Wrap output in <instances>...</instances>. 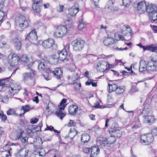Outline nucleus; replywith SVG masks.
I'll list each match as a JSON object with an SVG mask.
<instances>
[{
  "label": "nucleus",
  "instance_id": "obj_45",
  "mask_svg": "<svg viewBox=\"0 0 157 157\" xmlns=\"http://www.w3.org/2000/svg\"><path fill=\"white\" fill-rule=\"evenodd\" d=\"M21 60L25 63H27L29 61V59L28 58L27 56L26 55H23L21 58Z\"/></svg>",
  "mask_w": 157,
  "mask_h": 157
},
{
  "label": "nucleus",
  "instance_id": "obj_50",
  "mask_svg": "<svg viewBox=\"0 0 157 157\" xmlns=\"http://www.w3.org/2000/svg\"><path fill=\"white\" fill-rule=\"evenodd\" d=\"M1 10H0V25L3 21V20L5 17L4 13Z\"/></svg>",
  "mask_w": 157,
  "mask_h": 157
},
{
  "label": "nucleus",
  "instance_id": "obj_7",
  "mask_svg": "<svg viewBox=\"0 0 157 157\" xmlns=\"http://www.w3.org/2000/svg\"><path fill=\"white\" fill-rule=\"evenodd\" d=\"M67 33V29L63 25L58 26L54 32V35L57 37H61L65 35Z\"/></svg>",
  "mask_w": 157,
  "mask_h": 157
},
{
  "label": "nucleus",
  "instance_id": "obj_64",
  "mask_svg": "<svg viewBox=\"0 0 157 157\" xmlns=\"http://www.w3.org/2000/svg\"><path fill=\"white\" fill-rule=\"evenodd\" d=\"M53 127L51 125L50 127L47 126V128L45 129V130H50L52 131L53 129Z\"/></svg>",
  "mask_w": 157,
  "mask_h": 157
},
{
  "label": "nucleus",
  "instance_id": "obj_41",
  "mask_svg": "<svg viewBox=\"0 0 157 157\" xmlns=\"http://www.w3.org/2000/svg\"><path fill=\"white\" fill-rule=\"evenodd\" d=\"M49 108L54 110H55L56 109L55 105L51 101L48 103V106L46 108V109L48 110Z\"/></svg>",
  "mask_w": 157,
  "mask_h": 157
},
{
  "label": "nucleus",
  "instance_id": "obj_32",
  "mask_svg": "<svg viewBox=\"0 0 157 157\" xmlns=\"http://www.w3.org/2000/svg\"><path fill=\"white\" fill-rule=\"evenodd\" d=\"M22 132H20L18 133L16 137V140H20L23 143H26L28 141V138L25 137H23L22 136Z\"/></svg>",
  "mask_w": 157,
  "mask_h": 157
},
{
  "label": "nucleus",
  "instance_id": "obj_33",
  "mask_svg": "<svg viewBox=\"0 0 157 157\" xmlns=\"http://www.w3.org/2000/svg\"><path fill=\"white\" fill-rule=\"evenodd\" d=\"M46 62L44 59L40 61L38 64V68L40 70H44L46 67Z\"/></svg>",
  "mask_w": 157,
  "mask_h": 157
},
{
  "label": "nucleus",
  "instance_id": "obj_31",
  "mask_svg": "<svg viewBox=\"0 0 157 157\" xmlns=\"http://www.w3.org/2000/svg\"><path fill=\"white\" fill-rule=\"evenodd\" d=\"M13 43L15 44L16 48L17 50H19L21 49V43L20 41L17 37L14 38L13 40Z\"/></svg>",
  "mask_w": 157,
  "mask_h": 157
},
{
  "label": "nucleus",
  "instance_id": "obj_22",
  "mask_svg": "<svg viewBox=\"0 0 157 157\" xmlns=\"http://www.w3.org/2000/svg\"><path fill=\"white\" fill-rule=\"evenodd\" d=\"M109 132L111 134V135L114 137L118 138L121 137L122 135V131L118 129L112 130L111 131H110Z\"/></svg>",
  "mask_w": 157,
  "mask_h": 157
},
{
  "label": "nucleus",
  "instance_id": "obj_27",
  "mask_svg": "<svg viewBox=\"0 0 157 157\" xmlns=\"http://www.w3.org/2000/svg\"><path fill=\"white\" fill-rule=\"evenodd\" d=\"M43 4L40 5L39 4L36 3H33L32 6V8L33 10L37 13H39L41 11V9Z\"/></svg>",
  "mask_w": 157,
  "mask_h": 157
},
{
  "label": "nucleus",
  "instance_id": "obj_56",
  "mask_svg": "<svg viewBox=\"0 0 157 157\" xmlns=\"http://www.w3.org/2000/svg\"><path fill=\"white\" fill-rule=\"evenodd\" d=\"M151 134L153 136L157 135V128H154L151 130Z\"/></svg>",
  "mask_w": 157,
  "mask_h": 157
},
{
  "label": "nucleus",
  "instance_id": "obj_47",
  "mask_svg": "<svg viewBox=\"0 0 157 157\" xmlns=\"http://www.w3.org/2000/svg\"><path fill=\"white\" fill-rule=\"evenodd\" d=\"M54 110L52 109H49L48 110H46L45 111V114L47 117L51 114L54 112Z\"/></svg>",
  "mask_w": 157,
  "mask_h": 157
},
{
  "label": "nucleus",
  "instance_id": "obj_42",
  "mask_svg": "<svg viewBox=\"0 0 157 157\" xmlns=\"http://www.w3.org/2000/svg\"><path fill=\"white\" fill-rule=\"evenodd\" d=\"M73 75L71 77V80L73 81V82H75L76 81H78V74L77 73L73 72Z\"/></svg>",
  "mask_w": 157,
  "mask_h": 157
},
{
  "label": "nucleus",
  "instance_id": "obj_8",
  "mask_svg": "<svg viewBox=\"0 0 157 157\" xmlns=\"http://www.w3.org/2000/svg\"><path fill=\"white\" fill-rule=\"evenodd\" d=\"M66 100L65 99H63L61 102L60 105L61 106L59 108V112L56 111V114L59 117L61 120H62L63 118L65 116V114L62 112L61 111L63 110L66 105L65 104L66 103Z\"/></svg>",
  "mask_w": 157,
  "mask_h": 157
},
{
  "label": "nucleus",
  "instance_id": "obj_63",
  "mask_svg": "<svg viewBox=\"0 0 157 157\" xmlns=\"http://www.w3.org/2000/svg\"><path fill=\"white\" fill-rule=\"evenodd\" d=\"M63 10V6H59V7L57 8V10L59 12L62 11Z\"/></svg>",
  "mask_w": 157,
  "mask_h": 157
},
{
  "label": "nucleus",
  "instance_id": "obj_24",
  "mask_svg": "<svg viewBox=\"0 0 157 157\" xmlns=\"http://www.w3.org/2000/svg\"><path fill=\"white\" fill-rule=\"evenodd\" d=\"M90 136L87 133H84L82 134L81 140L83 144L87 143L90 140Z\"/></svg>",
  "mask_w": 157,
  "mask_h": 157
},
{
  "label": "nucleus",
  "instance_id": "obj_38",
  "mask_svg": "<svg viewBox=\"0 0 157 157\" xmlns=\"http://www.w3.org/2000/svg\"><path fill=\"white\" fill-rule=\"evenodd\" d=\"M124 86H118L115 92L116 93L118 94H120L123 93L125 90Z\"/></svg>",
  "mask_w": 157,
  "mask_h": 157
},
{
  "label": "nucleus",
  "instance_id": "obj_57",
  "mask_svg": "<svg viewBox=\"0 0 157 157\" xmlns=\"http://www.w3.org/2000/svg\"><path fill=\"white\" fill-rule=\"evenodd\" d=\"M5 0H0V10L4 7V3Z\"/></svg>",
  "mask_w": 157,
  "mask_h": 157
},
{
  "label": "nucleus",
  "instance_id": "obj_26",
  "mask_svg": "<svg viewBox=\"0 0 157 157\" xmlns=\"http://www.w3.org/2000/svg\"><path fill=\"white\" fill-rule=\"evenodd\" d=\"M107 138H102L100 140V146L101 147L104 148L105 147H108L110 146L109 144L107 141Z\"/></svg>",
  "mask_w": 157,
  "mask_h": 157
},
{
  "label": "nucleus",
  "instance_id": "obj_36",
  "mask_svg": "<svg viewBox=\"0 0 157 157\" xmlns=\"http://www.w3.org/2000/svg\"><path fill=\"white\" fill-rule=\"evenodd\" d=\"M149 17L151 21H155L157 19V11H156L152 14L149 15Z\"/></svg>",
  "mask_w": 157,
  "mask_h": 157
},
{
  "label": "nucleus",
  "instance_id": "obj_59",
  "mask_svg": "<svg viewBox=\"0 0 157 157\" xmlns=\"http://www.w3.org/2000/svg\"><path fill=\"white\" fill-rule=\"evenodd\" d=\"M7 44L5 42H2L0 41V48H2L5 47V45Z\"/></svg>",
  "mask_w": 157,
  "mask_h": 157
},
{
  "label": "nucleus",
  "instance_id": "obj_51",
  "mask_svg": "<svg viewBox=\"0 0 157 157\" xmlns=\"http://www.w3.org/2000/svg\"><path fill=\"white\" fill-rule=\"evenodd\" d=\"M94 105L93 106V107L95 108H102V107L99 104V103L98 101H97L94 104ZM104 107H103V108Z\"/></svg>",
  "mask_w": 157,
  "mask_h": 157
},
{
  "label": "nucleus",
  "instance_id": "obj_3",
  "mask_svg": "<svg viewBox=\"0 0 157 157\" xmlns=\"http://www.w3.org/2000/svg\"><path fill=\"white\" fill-rule=\"evenodd\" d=\"M39 43L40 44H41L44 48H51L52 50H56L57 48V45L54 43L53 39L51 38L43 41H40Z\"/></svg>",
  "mask_w": 157,
  "mask_h": 157
},
{
  "label": "nucleus",
  "instance_id": "obj_30",
  "mask_svg": "<svg viewBox=\"0 0 157 157\" xmlns=\"http://www.w3.org/2000/svg\"><path fill=\"white\" fill-rule=\"evenodd\" d=\"M118 86L114 83L111 84H108V90L109 93H111L113 91L116 92Z\"/></svg>",
  "mask_w": 157,
  "mask_h": 157
},
{
  "label": "nucleus",
  "instance_id": "obj_17",
  "mask_svg": "<svg viewBox=\"0 0 157 157\" xmlns=\"http://www.w3.org/2000/svg\"><path fill=\"white\" fill-rule=\"evenodd\" d=\"M91 157H97L100 152V149L98 146H93L90 149Z\"/></svg>",
  "mask_w": 157,
  "mask_h": 157
},
{
  "label": "nucleus",
  "instance_id": "obj_13",
  "mask_svg": "<svg viewBox=\"0 0 157 157\" xmlns=\"http://www.w3.org/2000/svg\"><path fill=\"white\" fill-rule=\"evenodd\" d=\"M137 9L138 12L140 14L144 13L146 9L147 4L144 2H141L140 3H137Z\"/></svg>",
  "mask_w": 157,
  "mask_h": 157
},
{
  "label": "nucleus",
  "instance_id": "obj_19",
  "mask_svg": "<svg viewBox=\"0 0 157 157\" xmlns=\"http://www.w3.org/2000/svg\"><path fill=\"white\" fill-rule=\"evenodd\" d=\"M37 38V36L35 30H33L29 33V35L26 37V40L31 39L33 40H36Z\"/></svg>",
  "mask_w": 157,
  "mask_h": 157
},
{
  "label": "nucleus",
  "instance_id": "obj_55",
  "mask_svg": "<svg viewBox=\"0 0 157 157\" xmlns=\"http://www.w3.org/2000/svg\"><path fill=\"white\" fill-rule=\"evenodd\" d=\"M38 120L37 118L34 117L31 119L30 123L32 124H35L37 122Z\"/></svg>",
  "mask_w": 157,
  "mask_h": 157
},
{
  "label": "nucleus",
  "instance_id": "obj_10",
  "mask_svg": "<svg viewBox=\"0 0 157 157\" xmlns=\"http://www.w3.org/2000/svg\"><path fill=\"white\" fill-rule=\"evenodd\" d=\"M33 63H31L29 64L27 66V68L28 69H30V72H26L23 74V76L24 79L27 80L29 78H31V77H32L34 75V71L32 69H30V68L32 66Z\"/></svg>",
  "mask_w": 157,
  "mask_h": 157
},
{
  "label": "nucleus",
  "instance_id": "obj_43",
  "mask_svg": "<svg viewBox=\"0 0 157 157\" xmlns=\"http://www.w3.org/2000/svg\"><path fill=\"white\" fill-rule=\"evenodd\" d=\"M38 151L39 152L38 155L41 156L42 157H43L46 154V152H45L44 148H39Z\"/></svg>",
  "mask_w": 157,
  "mask_h": 157
},
{
  "label": "nucleus",
  "instance_id": "obj_48",
  "mask_svg": "<svg viewBox=\"0 0 157 157\" xmlns=\"http://www.w3.org/2000/svg\"><path fill=\"white\" fill-rule=\"evenodd\" d=\"M0 118L2 121H5L7 119V117L6 115L3 114L2 112H0Z\"/></svg>",
  "mask_w": 157,
  "mask_h": 157
},
{
  "label": "nucleus",
  "instance_id": "obj_37",
  "mask_svg": "<svg viewBox=\"0 0 157 157\" xmlns=\"http://www.w3.org/2000/svg\"><path fill=\"white\" fill-rule=\"evenodd\" d=\"M7 80H3L0 83V91H5L6 87L7 85L5 84V81H7Z\"/></svg>",
  "mask_w": 157,
  "mask_h": 157
},
{
  "label": "nucleus",
  "instance_id": "obj_39",
  "mask_svg": "<svg viewBox=\"0 0 157 157\" xmlns=\"http://www.w3.org/2000/svg\"><path fill=\"white\" fill-rule=\"evenodd\" d=\"M107 138L108 140L107 141L109 144L110 146L111 144H113L116 141V139L115 137L111 135L109 137Z\"/></svg>",
  "mask_w": 157,
  "mask_h": 157
},
{
  "label": "nucleus",
  "instance_id": "obj_4",
  "mask_svg": "<svg viewBox=\"0 0 157 157\" xmlns=\"http://www.w3.org/2000/svg\"><path fill=\"white\" fill-rule=\"evenodd\" d=\"M8 89L10 91L9 92L10 97H11L18 92L21 89V87L20 85L13 82L9 84Z\"/></svg>",
  "mask_w": 157,
  "mask_h": 157
},
{
  "label": "nucleus",
  "instance_id": "obj_40",
  "mask_svg": "<svg viewBox=\"0 0 157 157\" xmlns=\"http://www.w3.org/2000/svg\"><path fill=\"white\" fill-rule=\"evenodd\" d=\"M30 109L29 106L28 105H25V106H23L21 109V110H24V113L22 114H20V116H21L22 115L24 114L25 113L29 111Z\"/></svg>",
  "mask_w": 157,
  "mask_h": 157
},
{
  "label": "nucleus",
  "instance_id": "obj_35",
  "mask_svg": "<svg viewBox=\"0 0 157 157\" xmlns=\"http://www.w3.org/2000/svg\"><path fill=\"white\" fill-rule=\"evenodd\" d=\"M72 84L74 85V88L75 90L76 91L80 90V88L81 87V85L78 81L73 82Z\"/></svg>",
  "mask_w": 157,
  "mask_h": 157
},
{
  "label": "nucleus",
  "instance_id": "obj_1",
  "mask_svg": "<svg viewBox=\"0 0 157 157\" xmlns=\"http://www.w3.org/2000/svg\"><path fill=\"white\" fill-rule=\"evenodd\" d=\"M20 58L17 54L11 53L8 56L7 61L10 66L13 68H15L13 73H15L18 69L17 66Z\"/></svg>",
  "mask_w": 157,
  "mask_h": 157
},
{
  "label": "nucleus",
  "instance_id": "obj_54",
  "mask_svg": "<svg viewBox=\"0 0 157 157\" xmlns=\"http://www.w3.org/2000/svg\"><path fill=\"white\" fill-rule=\"evenodd\" d=\"M90 148L88 147H85L83 148V151L84 152L88 153L90 151Z\"/></svg>",
  "mask_w": 157,
  "mask_h": 157
},
{
  "label": "nucleus",
  "instance_id": "obj_52",
  "mask_svg": "<svg viewBox=\"0 0 157 157\" xmlns=\"http://www.w3.org/2000/svg\"><path fill=\"white\" fill-rule=\"evenodd\" d=\"M141 124L139 121H137L134 125L132 127L133 128H137L140 127Z\"/></svg>",
  "mask_w": 157,
  "mask_h": 157
},
{
  "label": "nucleus",
  "instance_id": "obj_46",
  "mask_svg": "<svg viewBox=\"0 0 157 157\" xmlns=\"http://www.w3.org/2000/svg\"><path fill=\"white\" fill-rule=\"evenodd\" d=\"M86 26V24H85L84 22H82V21L81 22H80L79 24L78 25V29L80 30H82Z\"/></svg>",
  "mask_w": 157,
  "mask_h": 157
},
{
  "label": "nucleus",
  "instance_id": "obj_53",
  "mask_svg": "<svg viewBox=\"0 0 157 157\" xmlns=\"http://www.w3.org/2000/svg\"><path fill=\"white\" fill-rule=\"evenodd\" d=\"M112 50H115L116 49H117L118 48L116 45V44L114 43V42L113 44L111 45L109 47Z\"/></svg>",
  "mask_w": 157,
  "mask_h": 157
},
{
  "label": "nucleus",
  "instance_id": "obj_58",
  "mask_svg": "<svg viewBox=\"0 0 157 157\" xmlns=\"http://www.w3.org/2000/svg\"><path fill=\"white\" fill-rule=\"evenodd\" d=\"M33 3L39 4L40 5L42 4V0H33Z\"/></svg>",
  "mask_w": 157,
  "mask_h": 157
},
{
  "label": "nucleus",
  "instance_id": "obj_61",
  "mask_svg": "<svg viewBox=\"0 0 157 157\" xmlns=\"http://www.w3.org/2000/svg\"><path fill=\"white\" fill-rule=\"evenodd\" d=\"M52 59L55 61V62H57L58 60L59 59L58 56L56 55H53L52 56Z\"/></svg>",
  "mask_w": 157,
  "mask_h": 157
},
{
  "label": "nucleus",
  "instance_id": "obj_28",
  "mask_svg": "<svg viewBox=\"0 0 157 157\" xmlns=\"http://www.w3.org/2000/svg\"><path fill=\"white\" fill-rule=\"evenodd\" d=\"M121 32L124 35L125 37V36H128L129 38H131V36L133 33V32L132 31V30L130 29L129 30H123V29H121Z\"/></svg>",
  "mask_w": 157,
  "mask_h": 157
},
{
  "label": "nucleus",
  "instance_id": "obj_11",
  "mask_svg": "<svg viewBox=\"0 0 157 157\" xmlns=\"http://www.w3.org/2000/svg\"><path fill=\"white\" fill-rule=\"evenodd\" d=\"M107 35V36L104 38L103 43L105 45L109 47L114 43V40L113 37V36L111 35H109V34Z\"/></svg>",
  "mask_w": 157,
  "mask_h": 157
},
{
  "label": "nucleus",
  "instance_id": "obj_60",
  "mask_svg": "<svg viewBox=\"0 0 157 157\" xmlns=\"http://www.w3.org/2000/svg\"><path fill=\"white\" fill-rule=\"evenodd\" d=\"M94 80L90 79H89L87 82H86L85 84L86 85H90L91 84L92 82H93Z\"/></svg>",
  "mask_w": 157,
  "mask_h": 157
},
{
  "label": "nucleus",
  "instance_id": "obj_44",
  "mask_svg": "<svg viewBox=\"0 0 157 157\" xmlns=\"http://www.w3.org/2000/svg\"><path fill=\"white\" fill-rule=\"evenodd\" d=\"M122 5L124 7H127L129 6L130 4V0H122Z\"/></svg>",
  "mask_w": 157,
  "mask_h": 157
},
{
  "label": "nucleus",
  "instance_id": "obj_29",
  "mask_svg": "<svg viewBox=\"0 0 157 157\" xmlns=\"http://www.w3.org/2000/svg\"><path fill=\"white\" fill-rule=\"evenodd\" d=\"M143 121L144 123H149L150 124L152 121L154 119V118L151 115H146L143 116Z\"/></svg>",
  "mask_w": 157,
  "mask_h": 157
},
{
  "label": "nucleus",
  "instance_id": "obj_21",
  "mask_svg": "<svg viewBox=\"0 0 157 157\" xmlns=\"http://www.w3.org/2000/svg\"><path fill=\"white\" fill-rule=\"evenodd\" d=\"M29 150L25 148H22L18 151L17 153L18 157H26L28 154Z\"/></svg>",
  "mask_w": 157,
  "mask_h": 157
},
{
  "label": "nucleus",
  "instance_id": "obj_20",
  "mask_svg": "<svg viewBox=\"0 0 157 157\" xmlns=\"http://www.w3.org/2000/svg\"><path fill=\"white\" fill-rule=\"evenodd\" d=\"M114 0H109L107 3V7L109 9L113 11L118 10V8L114 6Z\"/></svg>",
  "mask_w": 157,
  "mask_h": 157
},
{
  "label": "nucleus",
  "instance_id": "obj_15",
  "mask_svg": "<svg viewBox=\"0 0 157 157\" xmlns=\"http://www.w3.org/2000/svg\"><path fill=\"white\" fill-rule=\"evenodd\" d=\"M146 9L145 11L149 14V15L155 12L157 10L156 6L151 4H148L147 6Z\"/></svg>",
  "mask_w": 157,
  "mask_h": 157
},
{
  "label": "nucleus",
  "instance_id": "obj_49",
  "mask_svg": "<svg viewBox=\"0 0 157 157\" xmlns=\"http://www.w3.org/2000/svg\"><path fill=\"white\" fill-rule=\"evenodd\" d=\"M7 114L8 116L10 115H14L16 114V113L14 110L12 109H10L7 111Z\"/></svg>",
  "mask_w": 157,
  "mask_h": 157
},
{
  "label": "nucleus",
  "instance_id": "obj_2",
  "mask_svg": "<svg viewBox=\"0 0 157 157\" xmlns=\"http://www.w3.org/2000/svg\"><path fill=\"white\" fill-rule=\"evenodd\" d=\"M16 25L20 29H24L29 26L27 20L23 16H21L17 17L15 19Z\"/></svg>",
  "mask_w": 157,
  "mask_h": 157
},
{
  "label": "nucleus",
  "instance_id": "obj_18",
  "mask_svg": "<svg viewBox=\"0 0 157 157\" xmlns=\"http://www.w3.org/2000/svg\"><path fill=\"white\" fill-rule=\"evenodd\" d=\"M156 63V62L154 61L152 59L147 63V71H155L156 70L157 68L155 64Z\"/></svg>",
  "mask_w": 157,
  "mask_h": 157
},
{
  "label": "nucleus",
  "instance_id": "obj_16",
  "mask_svg": "<svg viewBox=\"0 0 157 157\" xmlns=\"http://www.w3.org/2000/svg\"><path fill=\"white\" fill-rule=\"evenodd\" d=\"M80 108L75 105L70 106L68 109V111L69 114L71 115H74L76 113H78V111L79 110Z\"/></svg>",
  "mask_w": 157,
  "mask_h": 157
},
{
  "label": "nucleus",
  "instance_id": "obj_14",
  "mask_svg": "<svg viewBox=\"0 0 157 157\" xmlns=\"http://www.w3.org/2000/svg\"><path fill=\"white\" fill-rule=\"evenodd\" d=\"M59 59L63 61L66 59L67 56V52L65 49L59 51L57 52Z\"/></svg>",
  "mask_w": 157,
  "mask_h": 157
},
{
  "label": "nucleus",
  "instance_id": "obj_9",
  "mask_svg": "<svg viewBox=\"0 0 157 157\" xmlns=\"http://www.w3.org/2000/svg\"><path fill=\"white\" fill-rule=\"evenodd\" d=\"M108 63L104 60H101L98 63L96 69L100 72H104L107 68Z\"/></svg>",
  "mask_w": 157,
  "mask_h": 157
},
{
  "label": "nucleus",
  "instance_id": "obj_6",
  "mask_svg": "<svg viewBox=\"0 0 157 157\" xmlns=\"http://www.w3.org/2000/svg\"><path fill=\"white\" fill-rule=\"evenodd\" d=\"M84 40L80 39L73 41L71 43V44L73 50L75 51H81L84 47Z\"/></svg>",
  "mask_w": 157,
  "mask_h": 157
},
{
  "label": "nucleus",
  "instance_id": "obj_5",
  "mask_svg": "<svg viewBox=\"0 0 157 157\" xmlns=\"http://www.w3.org/2000/svg\"><path fill=\"white\" fill-rule=\"evenodd\" d=\"M154 137L151 133H147L142 135L140 137V142L144 145H148L152 142Z\"/></svg>",
  "mask_w": 157,
  "mask_h": 157
},
{
  "label": "nucleus",
  "instance_id": "obj_12",
  "mask_svg": "<svg viewBox=\"0 0 157 157\" xmlns=\"http://www.w3.org/2000/svg\"><path fill=\"white\" fill-rule=\"evenodd\" d=\"M46 73H52L54 75L56 76V77L57 79H60L61 77L62 76L63 72L61 69L59 68H56L54 71H51L50 69H48L46 71Z\"/></svg>",
  "mask_w": 157,
  "mask_h": 157
},
{
  "label": "nucleus",
  "instance_id": "obj_25",
  "mask_svg": "<svg viewBox=\"0 0 157 157\" xmlns=\"http://www.w3.org/2000/svg\"><path fill=\"white\" fill-rule=\"evenodd\" d=\"M68 14L71 16H75L78 11V8L72 6L68 10Z\"/></svg>",
  "mask_w": 157,
  "mask_h": 157
},
{
  "label": "nucleus",
  "instance_id": "obj_23",
  "mask_svg": "<svg viewBox=\"0 0 157 157\" xmlns=\"http://www.w3.org/2000/svg\"><path fill=\"white\" fill-rule=\"evenodd\" d=\"M147 64L146 61L144 60H140L139 63V71L142 72L147 70Z\"/></svg>",
  "mask_w": 157,
  "mask_h": 157
},
{
  "label": "nucleus",
  "instance_id": "obj_62",
  "mask_svg": "<svg viewBox=\"0 0 157 157\" xmlns=\"http://www.w3.org/2000/svg\"><path fill=\"white\" fill-rule=\"evenodd\" d=\"M75 124V123L72 120H70V122L68 124V126L71 127L74 126Z\"/></svg>",
  "mask_w": 157,
  "mask_h": 157
},
{
  "label": "nucleus",
  "instance_id": "obj_34",
  "mask_svg": "<svg viewBox=\"0 0 157 157\" xmlns=\"http://www.w3.org/2000/svg\"><path fill=\"white\" fill-rule=\"evenodd\" d=\"M70 133L68 135L66 136V138H71V139H72L77 133V131L74 128L73 130H72L71 129L70 130Z\"/></svg>",
  "mask_w": 157,
  "mask_h": 157
}]
</instances>
